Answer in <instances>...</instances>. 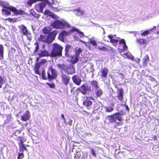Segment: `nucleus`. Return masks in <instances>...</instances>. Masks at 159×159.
Returning <instances> with one entry per match:
<instances>
[{"mask_svg": "<svg viewBox=\"0 0 159 159\" xmlns=\"http://www.w3.org/2000/svg\"><path fill=\"white\" fill-rule=\"evenodd\" d=\"M47 74V76L46 75L45 69H43L40 75H41L43 80H48L49 81L56 79L58 76L57 71L51 66L48 68Z\"/></svg>", "mask_w": 159, "mask_h": 159, "instance_id": "f257e3e1", "label": "nucleus"}, {"mask_svg": "<svg viewBox=\"0 0 159 159\" xmlns=\"http://www.w3.org/2000/svg\"><path fill=\"white\" fill-rule=\"evenodd\" d=\"M58 31L56 30H53L47 35L41 34L38 39L39 42L51 43L55 39L58 33Z\"/></svg>", "mask_w": 159, "mask_h": 159, "instance_id": "f03ea898", "label": "nucleus"}, {"mask_svg": "<svg viewBox=\"0 0 159 159\" xmlns=\"http://www.w3.org/2000/svg\"><path fill=\"white\" fill-rule=\"evenodd\" d=\"M52 45L53 47L50 52V57H61L63 49L62 47L57 43H54Z\"/></svg>", "mask_w": 159, "mask_h": 159, "instance_id": "7ed1b4c3", "label": "nucleus"}, {"mask_svg": "<svg viewBox=\"0 0 159 159\" xmlns=\"http://www.w3.org/2000/svg\"><path fill=\"white\" fill-rule=\"evenodd\" d=\"M51 26L54 29L62 30L65 27L70 28V25L65 21L57 20L51 23Z\"/></svg>", "mask_w": 159, "mask_h": 159, "instance_id": "20e7f679", "label": "nucleus"}, {"mask_svg": "<svg viewBox=\"0 0 159 159\" xmlns=\"http://www.w3.org/2000/svg\"><path fill=\"white\" fill-rule=\"evenodd\" d=\"M0 5L2 7L9 10L10 11L13 12L14 14L16 16L22 15L24 14L25 13L24 11L23 10H18L13 6H8V4L2 1L0 2Z\"/></svg>", "mask_w": 159, "mask_h": 159, "instance_id": "39448f33", "label": "nucleus"}, {"mask_svg": "<svg viewBox=\"0 0 159 159\" xmlns=\"http://www.w3.org/2000/svg\"><path fill=\"white\" fill-rule=\"evenodd\" d=\"M77 90L83 95L88 94L91 91V87L87 84H83Z\"/></svg>", "mask_w": 159, "mask_h": 159, "instance_id": "423d86ee", "label": "nucleus"}, {"mask_svg": "<svg viewBox=\"0 0 159 159\" xmlns=\"http://www.w3.org/2000/svg\"><path fill=\"white\" fill-rule=\"evenodd\" d=\"M47 62V61L46 59H43L41 60L40 62H37L35 64L34 70L35 74L39 75H41V73L39 71L40 66L41 65H44Z\"/></svg>", "mask_w": 159, "mask_h": 159, "instance_id": "0eeeda50", "label": "nucleus"}, {"mask_svg": "<svg viewBox=\"0 0 159 159\" xmlns=\"http://www.w3.org/2000/svg\"><path fill=\"white\" fill-rule=\"evenodd\" d=\"M61 77L62 83L66 85L69 83L70 80V76L64 73H62Z\"/></svg>", "mask_w": 159, "mask_h": 159, "instance_id": "6e6552de", "label": "nucleus"}, {"mask_svg": "<svg viewBox=\"0 0 159 159\" xmlns=\"http://www.w3.org/2000/svg\"><path fill=\"white\" fill-rule=\"evenodd\" d=\"M46 6V5L45 3L40 2L35 5L34 8L38 12L42 13L43 9Z\"/></svg>", "mask_w": 159, "mask_h": 159, "instance_id": "1a4fd4ad", "label": "nucleus"}, {"mask_svg": "<svg viewBox=\"0 0 159 159\" xmlns=\"http://www.w3.org/2000/svg\"><path fill=\"white\" fill-rule=\"evenodd\" d=\"M70 34V32L66 31L65 30H62L59 34L58 38L62 42H64V37L69 36Z\"/></svg>", "mask_w": 159, "mask_h": 159, "instance_id": "9d476101", "label": "nucleus"}, {"mask_svg": "<svg viewBox=\"0 0 159 159\" xmlns=\"http://www.w3.org/2000/svg\"><path fill=\"white\" fill-rule=\"evenodd\" d=\"M66 72L68 74L72 75L75 72V66L72 65L70 64L67 66Z\"/></svg>", "mask_w": 159, "mask_h": 159, "instance_id": "9b49d317", "label": "nucleus"}, {"mask_svg": "<svg viewBox=\"0 0 159 159\" xmlns=\"http://www.w3.org/2000/svg\"><path fill=\"white\" fill-rule=\"evenodd\" d=\"M37 55L39 56V57H50V53H49V52L46 50L41 51L40 52L37 53Z\"/></svg>", "mask_w": 159, "mask_h": 159, "instance_id": "f8f14e48", "label": "nucleus"}, {"mask_svg": "<svg viewBox=\"0 0 159 159\" xmlns=\"http://www.w3.org/2000/svg\"><path fill=\"white\" fill-rule=\"evenodd\" d=\"M109 70L107 67L102 68L101 70V76L102 79L106 78L107 76Z\"/></svg>", "mask_w": 159, "mask_h": 159, "instance_id": "ddd939ff", "label": "nucleus"}, {"mask_svg": "<svg viewBox=\"0 0 159 159\" xmlns=\"http://www.w3.org/2000/svg\"><path fill=\"white\" fill-rule=\"evenodd\" d=\"M65 54L67 57H69L70 53L72 51H73V48L72 46L69 44H67L65 48Z\"/></svg>", "mask_w": 159, "mask_h": 159, "instance_id": "4468645a", "label": "nucleus"}, {"mask_svg": "<svg viewBox=\"0 0 159 159\" xmlns=\"http://www.w3.org/2000/svg\"><path fill=\"white\" fill-rule=\"evenodd\" d=\"M72 80L75 84L77 85H80L82 80L77 75H73L72 78Z\"/></svg>", "mask_w": 159, "mask_h": 159, "instance_id": "2eb2a0df", "label": "nucleus"}, {"mask_svg": "<svg viewBox=\"0 0 159 159\" xmlns=\"http://www.w3.org/2000/svg\"><path fill=\"white\" fill-rule=\"evenodd\" d=\"M122 114L119 113H115L113 115L108 116L111 119H122Z\"/></svg>", "mask_w": 159, "mask_h": 159, "instance_id": "dca6fc26", "label": "nucleus"}, {"mask_svg": "<svg viewBox=\"0 0 159 159\" xmlns=\"http://www.w3.org/2000/svg\"><path fill=\"white\" fill-rule=\"evenodd\" d=\"M38 1L43 2L48 4L50 3V2L48 0H28L27 4L28 6L31 7L33 4Z\"/></svg>", "mask_w": 159, "mask_h": 159, "instance_id": "f3484780", "label": "nucleus"}, {"mask_svg": "<svg viewBox=\"0 0 159 159\" xmlns=\"http://www.w3.org/2000/svg\"><path fill=\"white\" fill-rule=\"evenodd\" d=\"M107 36L109 39L110 42L115 47L116 46L118 42V40L113 39V36L112 35L109 34Z\"/></svg>", "mask_w": 159, "mask_h": 159, "instance_id": "a211bd4d", "label": "nucleus"}, {"mask_svg": "<svg viewBox=\"0 0 159 159\" xmlns=\"http://www.w3.org/2000/svg\"><path fill=\"white\" fill-rule=\"evenodd\" d=\"M126 153L124 152H119L116 155V157L117 159H128L126 158Z\"/></svg>", "mask_w": 159, "mask_h": 159, "instance_id": "6ab92c4d", "label": "nucleus"}, {"mask_svg": "<svg viewBox=\"0 0 159 159\" xmlns=\"http://www.w3.org/2000/svg\"><path fill=\"white\" fill-rule=\"evenodd\" d=\"M19 27L20 28V32L23 35H27L28 30L26 27L24 25H22L21 27Z\"/></svg>", "mask_w": 159, "mask_h": 159, "instance_id": "aec40b11", "label": "nucleus"}, {"mask_svg": "<svg viewBox=\"0 0 159 159\" xmlns=\"http://www.w3.org/2000/svg\"><path fill=\"white\" fill-rule=\"evenodd\" d=\"M118 94L117 96V99L120 101L122 100L123 97V91L122 88L119 89L118 90Z\"/></svg>", "mask_w": 159, "mask_h": 159, "instance_id": "412c9836", "label": "nucleus"}, {"mask_svg": "<svg viewBox=\"0 0 159 159\" xmlns=\"http://www.w3.org/2000/svg\"><path fill=\"white\" fill-rule=\"evenodd\" d=\"M143 66L146 67L147 65V63L149 61V57L148 54L146 55L142 59Z\"/></svg>", "mask_w": 159, "mask_h": 159, "instance_id": "4be33fe9", "label": "nucleus"}, {"mask_svg": "<svg viewBox=\"0 0 159 159\" xmlns=\"http://www.w3.org/2000/svg\"><path fill=\"white\" fill-rule=\"evenodd\" d=\"M52 29L48 26H46L43 27L42 29V32L46 34H48L51 32Z\"/></svg>", "mask_w": 159, "mask_h": 159, "instance_id": "5701e85b", "label": "nucleus"}, {"mask_svg": "<svg viewBox=\"0 0 159 159\" xmlns=\"http://www.w3.org/2000/svg\"><path fill=\"white\" fill-rule=\"evenodd\" d=\"M34 45L35 46V47L34 51L32 53V55L33 56L37 55V53H38V52L39 49V43L37 42L34 43Z\"/></svg>", "mask_w": 159, "mask_h": 159, "instance_id": "b1692460", "label": "nucleus"}, {"mask_svg": "<svg viewBox=\"0 0 159 159\" xmlns=\"http://www.w3.org/2000/svg\"><path fill=\"white\" fill-rule=\"evenodd\" d=\"M30 116V111L27 110L24 114L21 116V119H29Z\"/></svg>", "mask_w": 159, "mask_h": 159, "instance_id": "393cba45", "label": "nucleus"}, {"mask_svg": "<svg viewBox=\"0 0 159 159\" xmlns=\"http://www.w3.org/2000/svg\"><path fill=\"white\" fill-rule=\"evenodd\" d=\"M118 42H119V44H123V48L122 49L123 51H125L127 50L128 47L126 46L125 42L124 39H121L119 40V41H118Z\"/></svg>", "mask_w": 159, "mask_h": 159, "instance_id": "a878e982", "label": "nucleus"}, {"mask_svg": "<svg viewBox=\"0 0 159 159\" xmlns=\"http://www.w3.org/2000/svg\"><path fill=\"white\" fill-rule=\"evenodd\" d=\"M103 93L102 90L99 88L96 89L95 94L97 98L100 97Z\"/></svg>", "mask_w": 159, "mask_h": 159, "instance_id": "bb28decb", "label": "nucleus"}, {"mask_svg": "<svg viewBox=\"0 0 159 159\" xmlns=\"http://www.w3.org/2000/svg\"><path fill=\"white\" fill-rule=\"evenodd\" d=\"M19 151L21 152V153H23L24 151H26L27 152H28L27 149L26 148L24 144L23 143L19 144Z\"/></svg>", "mask_w": 159, "mask_h": 159, "instance_id": "cd10ccee", "label": "nucleus"}, {"mask_svg": "<svg viewBox=\"0 0 159 159\" xmlns=\"http://www.w3.org/2000/svg\"><path fill=\"white\" fill-rule=\"evenodd\" d=\"M83 104L84 106L88 108L89 107L92 105V102L90 101L85 100L83 101Z\"/></svg>", "mask_w": 159, "mask_h": 159, "instance_id": "c85d7f7f", "label": "nucleus"}, {"mask_svg": "<svg viewBox=\"0 0 159 159\" xmlns=\"http://www.w3.org/2000/svg\"><path fill=\"white\" fill-rule=\"evenodd\" d=\"M74 11L76 12L75 14L78 16H80L83 14V11L80 10V8L75 9Z\"/></svg>", "mask_w": 159, "mask_h": 159, "instance_id": "c756f323", "label": "nucleus"}, {"mask_svg": "<svg viewBox=\"0 0 159 159\" xmlns=\"http://www.w3.org/2000/svg\"><path fill=\"white\" fill-rule=\"evenodd\" d=\"M79 60V57L77 56H73L71 57L70 60L72 63L75 64L78 62Z\"/></svg>", "mask_w": 159, "mask_h": 159, "instance_id": "7c9ffc66", "label": "nucleus"}, {"mask_svg": "<svg viewBox=\"0 0 159 159\" xmlns=\"http://www.w3.org/2000/svg\"><path fill=\"white\" fill-rule=\"evenodd\" d=\"M4 47L2 44L0 45V59H2L3 57Z\"/></svg>", "mask_w": 159, "mask_h": 159, "instance_id": "2f4dec72", "label": "nucleus"}, {"mask_svg": "<svg viewBox=\"0 0 159 159\" xmlns=\"http://www.w3.org/2000/svg\"><path fill=\"white\" fill-rule=\"evenodd\" d=\"M136 41L138 43H140L141 44H146V41L145 39H143L138 38L137 39Z\"/></svg>", "mask_w": 159, "mask_h": 159, "instance_id": "473e14b6", "label": "nucleus"}, {"mask_svg": "<svg viewBox=\"0 0 159 159\" xmlns=\"http://www.w3.org/2000/svg\"><path fill=\"white\" fill-rule=\"evenodd\" d=\"M2 11L3 15H5L6 16H8L11 15L10 11L7 9L2 8Z\"/></svg>", "mask_w": 159, "mask_h": 159, "instance_id": "72a5a7b5", "label": "nucleus"}, {"mask_svg": "<svg viewBox=\"0 0 159 159\" xmlns=\"http://www.w3.org/2000/svg\"><path fill=\"white\" fill-rule=\"evenodd\" d=\"M58 67L61 69L63 70L65 72L66 70L67 66L65 64H59L57 65Z\"/></svg>", "mask_w": 159, "mask_h": 159, "instance_id": "f704fd0d", "label": "nucleus"}, {"mask_svg": "<svg viewBox=\"0 0 159 159\" xmlns=\"http://www.w3.org/2000/svg\"><path fill=\"white\" fill-rule=\"evenodd\" d=\"M90 83L92 86L93 87H94L96 89L99 88V86H98V83L96 81L94 80H92L91 82Z\"/></svg>", "mask_w": 159, "mask_h": 159, "instance_id": "c9c22d12", "label": "nucleus"}, {"mask_svg": "<svg viewBox=\"0 0 159 159\" xmlns=\"http://www.w3.org/2000/svg\"><path fill=\"white\" fill-rule=\"evenodd\" d=\"M6 78L0 75V89L2 87V85L5 83Z\"/></svg>", "mask_w": 159, "mask_h": 159, "instance_id": "e433bc0d", "label": "nucleus"}, {"mask_svg": "<svg viewBox=\"0 0 159 159\" xmlns=\"http://www.w3.org/2000/svg\"><path fill=\"white\" fill-rule=\"evenodd\" d=\"M22 130L20 129L15 130L13 132V135L16 136H18L21 133Z\"/></svg>", "mask_w": 159, "mask_h": 159, "instance_id": "4c0bfd02", "label": "nucleus"}, {"mask_svg": "<svg viewBox=\"0 0 159 159\" xmlns=\"http://www.w3.org/2000/svg\"><path fill=\"white\" fill-rule=\"evenodd\" d=\"M81 153L80 152H76L74 154V159H80L81 157Z\"/></svg>", "mask_w": 159, "mask_h": 159, "instance_id": "58836bf2", "label": "nucleus"}, {"mask_svg": "<svg viewBox=\"0 0 159 159\" xmlns=\"http://www.w3.org/2000/svg\"><path fill=\"white\" fill-rule=\"evenodd\" d=\"M119 121L116 123L115 125V127L117 128H120L119 127L121 126L122 124V122L121 121L122 120H118Z\"/></svg>", "mask_w": 159, "mask_h": 159, "instance_id": "ea45409f", "label": "nucleus"}, {"mask_svg": "<svg viewBox=\"0 0 159 159\" xmlns=\"http://www.w3.org/2000/svg\"><path fill=\"white\" fill-rule=\"evenodd\" d=\"M150 30H147L143 31V32L141 33V35L142 36H145L146 35H147L150 34Z\"/></svg>", "mask_w": 159, "mask_h": 159, "instance_id": "a19ab883", "label": "nucleus"}, {"mask_svg": "<svg viewBox=\"0 0 159 159\" xmlns=\"http://www.w3.org/2000/svg\"><path fill=\"white\" fill-rule=\"evenodd\" d=\"M23 137L20 136L18 137L17 139V140L19 141L18 143V145H19V144H20L24 143V141H23Z\"/></svg>", "mask_w": 159, "mask_h": 159, "instance_id": "79ce46f5", "label": "nucleus"}, {"mask_svg": "<svg viewBox=\"0 0 159 159\" xmlns=\"http://www.w3.org/2000/svg\"><path fill=\"white\" fill-rule=\"evenodd\" d=\"M98 48L100 51H102L103 52H107L108 50V48L105 47H103L101 48L98 47Z\"/></svg>", "mask_w": 159, "mask_h": 159, "instance_id": "37998d69", "label": "nucleus"}, {"mask_svg": "<svg viewBox=\"0 0 159 159\" xmlns=\"http://www.w3.org/2000/svg\"><path fill=\"white\" fill-rule=\"evenodd\" d=\"M25 156L24 153H18L17 159H22Z\"/></svg>", "mask_w": 159, "mask_h": 159, "instance_id": "c03bdc74", "label": "nucleus"}, {"mask_svg": "<svg viewBox=\"0 0 159 159\" xmlns=\"http://www.w3.org/2000/svg\"><path fill=\"white\" fill-rule=\"evenodd\" d=\"M82 52V50L80 48H79L77 49H76L75 50V55L76 56H77V57H78V56L80 54V53H81Z\"/></svg>", "mask_w": 159, "mask_h": 159, "instance_id": "a18cd8bd", "label": "nucleus"}, {"mask_svg": "<svg viewBox=\"0 0 159 159\" xmlns=\"http://www.w3.org/2000/svg\"><path fill=\"white\" fill-rule=\"evenodd\" d=\"M106 111L107 112L112 111L113 110V108L112 107H106Z\"/></svg>", "mask_w": 159, "mask_h": 159, "instance_id": "49530a36", "label": "nucleus"}, {"mask_svg": "<svg viewBox=\"0 0 159 159\" xmlns=\"http://www.w3.org/2000/svg\"><path fill=\"white\" fill-rule=\"evenodd\" d=\"M89 43L94 46H97L96 42L94 40L91 39L89 41Z\"/></svg>", "mask_w": 159, "mask_h": 159, "instance_id": "de8ad7c7", "label": "nucleus"}, {"mask_svg": "<svg viewBox=\"0 0 159 159\" xmlns=\"http://www.w3.org/2000/svg\"><path fill=\"white\" fill-rule=\"evenodd\" d=\"M46 84L50 88H54L55 87V85L54 83H46Z\"/></svg>", "mask_w": 159, "mask_h": 159, "instance_id": "09e8293b", "label": "nucleus"}, {"mask_svg": "<svg viewBox=\"0 0 159 159\" xmlns=\"http://www.w3.org/2000/svg\"><path fill=\"white\" fill-rule=\"evenodd\" d=\"M77 33H78V34L79 37L80 38H83L84 37V33L83 32L80 31L79 30L78 32Z\"/></svg>", "mask_w": 159, "mask_h": 159, "instance_id": "8fccbe9b", "label": "nucleus"}, {"mask_svg": "<svg viewBox=\"0 0 159 159\" xmlns=\"http://www.w3.org/2000/svg\"><path fill=\"white\" fill-rule=\"evenodd\" d=\"M79 30L74 27H73L70 30V32H78Z\"/></svg>", "mask_w": 159, "mask_h": 159, "instance_id": "3c124183", "label": "nucleus"}, {"mask_svg": "<svg viewBox=\"0 0 159 159\" xmlns=\"http://www.w3.org/2000/svg\"><path fill=\"white\" fill-rule=\"evenodd\" d=\"M51 13V12L49 10H45L43 13L45 15H48L50 14Z\"/></svg>", "mask_w": 159, "mask_h": 159, "instance_id": "603ef678", "label": "nucleus"}, {"mask_svg": "<svg viewBox=\"0 0 159 159\" xmlns=\"http://www.w3.org/2000/svg\"><path fill=\"white\" fill-rule=\"evenodd\" d=\"M91 152L92 154L95 157H96V154L95 152L94 151L93 149H91Z\"/></svg>", "mask_w": 159, "mask_h": 159, "instance_id": "864d4df0", "label": "nucleus"}, {"mask_svg": "<svg viewBox=\"0 0 159 159\" xmlns=\"http://www.w3.org/2000/svg\"><path fill=\"white\" fill-rule=\"evenodd\" d=\"M124 54L127 57L129 58V57H130L132 55L130 53H129L128 52H126Z\"/></svg>", "mask_w": 159, "mask_h": 159, "instance_id": "5fc2aeb1", "label": "nucleus"}, {"mask_svg": "<svg viewBox=\"0 0 159 159\" xmlns=\"http://www.w3.org/2000/svg\"><path fill=\"white\" fill-rule=\"evenodd\" d=\"M83 114L84 115H87L88 116L90 114L89 112H87L86 111H84Z\"/></svg>", "mask_w": 159, "mask_h": 159, "instance_id": "6e6d98bb", "label": "nucleus"}, {"mask_svg": "<svg viewBox=\"0 0 159 159\" xmlns=\"http://www.w3.org/2000/svg\"><path fill=\"white\" fill-rule=\"evenodd\" d=\"M129 58L132 60L133 61L134 60V57L132 55H131L130 57H129Z\"/></svg>", "mask_w": 159, "mask_h": 159, "instance_id": "4d7b16f0", "label": "nucleus"}, {"mask_svg": "<svg viewBox=\"0 0 159 159\" xmlns=\"http://www.w3.org/2000/svg\"><path fill=\"white\" fill-rule=\"evenodd\" d=\"M51 16L52 18L54 19H55L57 17V16L54 14L51 15Z\"/></svg>", "mask_w": 159, "mask_h": 159, "instance_id": "13d9d810", "label": "nucleus"}, {"mask_svg": "<svg viewBox=\"0 0 159 159\" xmlns=\"http://www.w3.org/2000/svg\"><path fill=\"white\" fill-rule=\"evenodd\" d=\"M14 19H10V18H8L7 19H6V20H7L8 21H9L10 22L12 21L13 20H14Z\"/></svg>", "mask_w": 159, "mask_h": 159, "instance_id": "bf43d9fd", "label": "nucleus"}, {"mask_svg": "<svg viewBox=\"0 0 159 159\" xmlns=\"http://www.w3.org/2000/svg\"><path fill=\"white\" fill-rule=\"evenodd\" d=\"M125 107L126 109L128 111H129V108L127 105H125Z\"/></svg>", "mask_w": 159, "mask_h": 159, "instance_id": "052dcab7", "label": "nucleus"}, {"mask_svg": "<svg viewBox=\"0 0 159 159\" xmlns=\"http://www.w3.org/2000/svg\"><path fill=\"white\" fill-rule=\"evenodd\" d=\"M30 14L31 15H32V16H34V14L32 12V10H31V11L30 12Z\"/></svg>", "mask_w": 159, "mask_h": 159, "instance_id": "680f3d73", "label": "nucleus"}, {"mask_svg": "<svg viewBox=\"0 0 159 159\" xmlns=\"http://www.w3.org/2000/svg\"><path fill=\"white\" fill-rule=\"evenodd\" d=\"M152 138H153V139H154V140H157V137H156V135L154 136Z\"/></svg>", "mask_w": 159, "mask_h": 159, "instance_id": "e2e57ef3", "label": "nucleus"}, {"mask_svg": "<svg viewBox=\"0 0 159 159\" xmlns=\"http://www.w3.org/2000/svg\"><path fill=\"white\" fill-rule=\"evenodd\" d=\"M87 98H89L90 99H91L92 100H94V99L93 98V97H88Z\"/></svg>", "mask_w": 159, "mask_h": 159, "instance_id": "0e129e2a", "label": "nucleus"}, {"mask_svg": "<svg viewBox=\"0 0 159 159\" xmlns=\"http://www.w3.org/2000/svg\"><path fill=\"white\" fill-rule=\"evenodd\" d=\"M61 117L63 119H65L64 115L63 114H62L61 115Z\"/></svg>", "mask_w": 159, "mask_h": 159, "instance_id": "69168bd1", "label": "nucleus"}, {"mask_svg": "<svg viewBox=\"0 0 159 159\" xmlns=\"http://www.w3.org/2000/svg\"><path fill=\"white\" fill-rule=\"evenodd\" d=\"M156 26H154L153 28L150 30V31H151L152 30L156 29Z\"/></svg>", "mask_w": 159, "mask_h": 159, "instance_id": "338daca9", "label": "nucleus"}, {"mask_svg": "<svg viewBox=\"0 0 159 159\" xmlns=\"http://www.w3.org/2000/svg\"><path fill=\"white\" fill-rule=\"evenodd\" d=\"M45 46L44 44H43V46H42V48H43V49H44L45 48Z\"/></svg>", "mask_w": 159, "mask_h": 159, "instance_id": "774afa93", "label": "nucleus"}]
</instances>
